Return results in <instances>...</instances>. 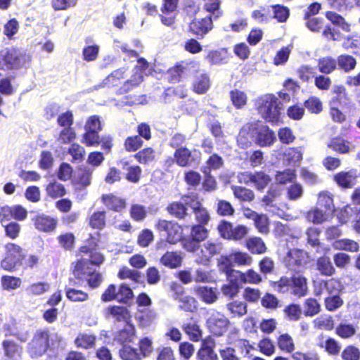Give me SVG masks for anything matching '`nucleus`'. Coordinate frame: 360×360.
Here are the masks:
<instances>
[{
    "mask_svg": "<svg viewBox=\"0 0 360 360\" xmlns=\"http://www.w3.org/2000/svg\"><path fill=\"white\" fill-rule=\"evenodd\" d=\"M257 105L259 114L266 122L277 123L279 121L283 103L276 95L262 96L257 99Z\"/></svg>",
    "mask_w": 360,
    "mask_h": 360,
    "instance_id": "nucleus-1",
    "label": "nucleus"
},
{
    "mask_svg": "<svg viewBox=\"0 0 360 360\" xmlns=\"http://www.w3.org/2000/svg\"><path fill=\"white\" fill-rule=\"evenodd\" d=\"M30 60V56L18 49L0 51V70H18L26 66Z\"/></svg>",
    "mask_w": 360,
    "mask_h": 360,
    "instance_id": "nucleus-2",
    "label": "nucleus"
},
{
    "mask_svg": "<svg viewBox=\"0 0 360 360\" xmlns=\"http://www.w3.org/2000/svg\"><path fill=\"white\" fill-rule=\"evenodd\" d=\"M6 255L1 261V267L6 271L13 272L22 265L25 255L22 248L14 243H8L5 246Z\"/></svg>",
    "mask_w": 360,
    "mask_h": 360,
    "instance_id": "nucleus-3",
    "label": "nucleus"
},
{
    "mask_svg": "<svg viewBox=\"0 0 360 360\" xmlns=\"http://www.w3.org/2000/svg\"><path fill=\"white\" fill-rule=\"evenodd\" d=\"M49 335L47 330H37L28 345V352L32 358L44 355L47 351Z\"/></svg>",
    "mask_w": 360,
    "mask_h": 360,
    "instance_id": "nucleus-4",
    "label": "nucleus"
},
{
    "mask_svg": "<svg viewBox=\"0 0 360 360\" xmlns=\"http://www.w3.org/2000/svg\"><path fill=\"white\" fill-rule=\"evenodd\" d=\"M218 231L220 236L228 240H240L248 233V229L243 225H233L226 221H221L218 225Z\"/></svg>",
    "mask_w": 360,
    "mask_h": 360,
    "instance_id": "nucleus-5",
    "label": "nucleus"
},
{
    "mask_svg": "<svg viewBox=\"0 0 360 360\" xmlns=\"http://www.w3.org/2000/svg\"><path fill=\"white\" fill-rule=\"evenodd\" d=\"M182 201L193 210L195 219L199 224L205 225L209 222L210 219V214L198 200V196L196 193L183 196Z\"/></svg>",
    "mask_w": 360,
    "mask_h": 360,
    "instance_id": "nucleus-6",
    "label": "nucleus"
},
{
    "mask_svg": "<svg viewBox=\"0 0 360 360\" xmlns=\"http://www.w3.org/2000/svg\"><path fill=\"white\" fill-rule=\"evenodd\" d=\"M155 226L158 231L167 233L166 240L170 244H176L182 238V228L176 223L159 219Z\"/></svg>",
    "mask_w": 360,
    "mask_h": 360,
    "instance_id": "nucleus-7",
    "label": "nucleus"
},
{
    "mask_svg": "<svg viewBox=\"0 0 360 360\" xmlns=\"http://www.w3.org/2000/svg\"><path fill=\"white\" fill-rule=\"evenodd\" d=\"M150 71L148 63L143 58H139L133 75L122 86L123 91H128L134 86H138L143 82L144 75H148Z\"/></svg>",
    "mask_w": 360,
    "mask_h": 360,
    "instance_id": "nucleus-8",
    "label": "nucleus"
},
{
    "mask_svg": "<svg viewBox=\"0 0 360 360\" xmlns=\"http://www.w3.org/2000/svg\"><path fill=\"white\" fill-rule=\"evenodd\" d=\"M86 264L84 259L79 260L73 271L74 275L79 279H86L90 287L96 288L101 284L102 276L98 272L89 271L85 267Z\"/></svg>",
    "mask_w": 360,
    "mask_h": 360,
    "instance_id": "nucleus-9",
    "label": "nucleus"
},
{
    "mask_svg": "<svg viewBox=\"0 0 360 360\" xmlns=\"http://www.w3.org/2000/svg\"><path fill=\"white\" fill-rule=\"evenodd\" d=\"M221 248L220 243L210 240H207L200 245V249L197 253V258L195 259V263L207 265L212 257L220 253Z\"/></svg>",
    "mask_w": 360,
    "mask_h": 360,
    "instance_id": "nucleus-10",
    "label": "nucleus"
},
{
    "mask_svg": "<svg viewBox=\"0 0 360 360\" xmlns=\"http://www.w3.org/2000/svg\"><path fill=\"white\" fill-rule=\"evenodd\" d=\"M254 124L255 141L261 147L271 146L276 141L275 133L268 127L258 123Z\"/></svg>",
    "mask_w": 360,
    "mask_h": 360,
    "instance_id": "nucleus-11",
    "label": "nucleus"
},
{
    "mask_svg": "<svg viewBox=\"0 0 360 360\" xmlns=\"http://www.w3.org/2000/svg\"><path fill=\"white\" fill-rule=\"evenodd\" d=\"M307 261V252L299 249L290 250L285 257V262L288 268L294 271H297L299 268L305 266Z\"/></svg>",
    "mask_w": 360,
    "mask_h": 360,
    "instance_id": "nucleus-12",
    "label": "nucleus"
},
{
    "mask_svg": "<svg viewBox=\"0 0 360 360\" xmlns=\"http://www.w3.org/2000/svg\"><path fill=\"white\" fill-rule=\"evenodd\" d=\"M229 321L222 314L213 313L207 319V324L210 331L215 335H221L227 330Z\"/></svg>",
    "mask_w": 360,
    "mask_h": 360,
    "instance_id": "nucleus-13",
    "label": "nucleus"
},
{
    "mask_svg": "<svg viewBox=\"0 0 360 360\" xmlns=\"http://www.w3.org/2000/svg\"><path fill=\"white\" fill-rule=\"evenodd\" d=\"M212 28V17L211 15L202 19H195L190 25L193 34L202 37Z\"/></svg>",
    "mask_w": 360,
    "mask_h": 360,
    "instance_id": "nucleus-14",
    "label": "nucleus"
},
{
    "mask_svg": "<svg viewBox=\"0 0 360 360\" xmlns=\"http://www.w3.org/2000/svg\"><path fill=\"white\" fill-rule=\"evenodd\" d=\"M307 279L300 274L291 277V294L297 297H302L307 294Z\"/></svg>",
    "mask_w": 360,
    "mask_h": 360,
    "instance_id": "nucleus-15",
    "label": "nucleus"
},
{
    "mask_svg": "<svg viewBox=\"0 0 360 360\" xmlns=\"http://www.w3.org/2000/svg\"><path fill=\"white\" fill-rule=\"evenodd\" d=\"M254 138V124L252 123H248L241 128L238 134L237 138L238 145L241 148H247L251 146Z\"/></svg>",
    "mask_w": 360,
    "mask_h": 360,
    "instance_id": "nucleus-16",
    "label": "nucleus"
},
{
    "mask_svg": "<svg viewBox=\"0 0 360 360\" xmlns=\"http://www.w3.org/2000/svg\"><path fill=\"white\" fill-rule=\"evenodd\" d=\"M214 343L212 339H206L202 342V345L197 352L199 360H218V356L214 351Z\"/></svg>",
    "mask_w": 360,
    "mask_h": 360,
    "instance_id": "nucleus-17",
    "label": "nucleus"
},
{
    "mask_svg": "<svg viewBox=\"0 0 360 360\" xmlns=\"http://www.w3.org/2000/svg\"><path fill=\"white\" fill-rule=\"evenodd\" d=\"M34 221L36 229L44 232L54 231L58 224L56 219L45 214L37 215Z\"/></svg>",
    "mask_w": 360,
    "mask_h": 360,
    "instance_id": "nucleus-18",
    "label": "nucleus"
},
{
    "mask_svg": "<svg viewBox=\"0 0 360 360\" xmlns=\"http://www.w3.org/2000/svg\"><path fill=\"white\" fill-rule=\"evenodd\" d=\"M231 277L235 280L238 279L240 284H259L262 281V276L253 269H248L246 272L233 271Z\"/></svg>",
    "mask_w": 360,
    "mask_h": 360,
    "instance_id": "nucleus-19",
    "label": "nucleus"
},
{
    "mask_svg": "<svg viewBox=\"0 0 360 360\" xmlns=\"http://www.w3.org/2000/svg\"><path fill=\"white\" fill-rule=\"evenodd\" d=\"M211 81L205 72H198L193 80V89L198 94H205L210 89Z\"/></svg>",
    "mask_w": 360,
    "mask_h": 360,
    "instance_id": "nucleus-20",
    "label": "nucleus"
},
{
    "mask_svg": "<svg viewBox=\"0 0 360 360\" xmlns=\"http://www.w3.org/2000/svg\"><path fill=\"white\" fill-rule=\"evenodd\" d=\"M183 257L181 252H166L160 258V262L169 269H176L181 266Z\"/></svg>",
    "mask_w": 360,
    "mask_h": 360,
    "instance_id": "nucleus-21",
    "label": "nucleus"
},
{
    "mask_svg": "<svg viewBox=\"0 0 360 360\" xmlns=\"http://www.w3.org/2000/svg\"><path fill=\"white\" fill-rule=\"evenodd\" d=\"M356 176V172L354 169L348 172L342 171L334 176V180L338 186L347 188L354 185Z\"/></svg>",
    "mask_w": 360,
    "mask_h": 360,
    "instance_id": "nucleus-22",
    "label": "nucleus"
},
{
    "mask_svg": "<svg viewBox=\"0 0 360 360\" xmlns=\"http://www.w3.org/2000/svg\"><path fill=\"white\" fill-rule=\"evenodd\" d=\"M108 316H112L118 322H124L126 324L130 323L131 315L128 309L124 307L112 306L106 309Z\"/></svg>",
    "mask_w": 360,
    "mask_h": 360,
    "instance_id": "nucleus-23",
    "label": "nucleus"
},
{
    "mask_svg": "<svg viewBox=\"0 0 360 360\" xmlns=\"http://www.w3.org/2000/svg\"><path fill=\"white\" fill-rule=\"evenodd\" d=\"M126 70L124 68H120L113 71L95 89L102 87H111L118 86L121 83V79L124 77Z\"/></svg>",
    "mask_w": 360,
    "mask_h": 360,
    "instance_id": "nucleus-24",
    "label": "nucleus"
},
{
    "mask_svg": "<svg viewBox=\"0 0 360 360\" xmlns=\"http://www.w3.org/2000/svg\"><path fill=\"white\" fill-rule=\"evenodd\" d=\"M174 298L179 302V308L185 311L193 312L197 309V301L190 295L176 291Z\"/></svg>",
    "mask_w": 360,
    "mask_h": 360,
    "instance_id": "nucleus-25",
    "label": "nucleus"
},
{
    "mask_svg": "<svg viewBox=\"0 0 360 360\" xmlns=\"http://www.w3.org/2000/svg\"><path fill=\"white\" fill-rule=\"evenodd\" d=\"M196 295L207 304H212L217 300L215 289L207 286H198L194 288Z\"/></svg>",
    "mask_w": 360,
    "mask_h": 360,
    "instance_id": "nucleus-26",
    "label": "nucleus"
},
{
    "mask_svg": "<svg viewBox=\"0 0 360 360\" xmlns=\"http://www.w3.org/2000/svg\"><path fill=\"white\" fill-rule=\"evenodd\" d=\"M2 347L6 357L11 360H20L22 349L15 342L9 340H4Z\"/></svg>",
    "mask_w": 360,
    "mask_h": 360,
    "instance_id": "nucleus-27",
    "label": "nucleus"
},
{
    "mask_svg": "<svg viewBox=\"0 0 360 360\" xmlns=\"http://www.w3.org/2000/svg\"><path fill=\"white\" fill-rule=\"evenodd\" d=\"M333 96L330 101V105L346 106L349 103V98L345 86L335 85L332 89Z\"/></svg>",
    "mask_w": 360,
    "mask_h": 360,
    "instance_id": "nucleus-28",
    "label": "nucleus"
},
{
    "mask_svg": "<svg viewBox=\"0 0 360 360\" xmlns=\"http://www.w3.org/2000/svg\"><path fill=\"white\" fill-rule=\"evenodd\" d=\"M302 159V151L299 148H288L283 153V161L289 166L295 167Z\"/></svg>",
    "mask_w": 360,
    "mask_h": 360,
    "instance_id": "nucleus-29",
    "label": "nucleus"
},
{
    "mask_svg": "<svg viewBox=\"0 0 360 360\" xmlns=\"http://www.w3.org/2000/svg\"><path fill=\"white\" fill-rule=\"evenodd\" d=\"M337 60L331 56L321 57L318 60L317 68L320 72L329 75L337 68Z\"/></svg>",
    "mask_w": 360,
    "mask_h": 360,
    "instance_id": "nucleus-30",
    "label": "nucleus"
},
{
    "mask_svg": "<svg viewBox=\"0 0 360 360\" xmlns=\"http://www.w3.org/2000/svg\"><path fill=\"white\" fill-rule=\"evenodd\" d=\"M332 246L337 250H345L352 252H356L359 250V245L355 240L343 238L335 240Z\"/></svg>",
    "mask_w": 360,
    "mask_h": 360,
    "instance_id": "nucleus-31",
    "label": "nucleus"
},
{
    "mask_svg": "<svg viewBox=\"0 0 360 360\" xmlns=\"http://www.w3.org/2000/svg\"><path fill=\"white\" fill-rule=\"evenodd\" d=\"M232 272L229 275L228 283L221 287V292L229 298H233L236 296L239 292L240 283L238 279L231 278Z\"/></svg>",
    "mask_w": 360,
    "mask_h": 360,
    "instance_id": "nucleus-32",
    "label": "nucleus"
},
{
    "mask_svg": "<svg viewBox=\"0 0 360 360\" xmlns=\"http://www.w3.org/2000/svg\"><path fill=\"white\" fill-rule=\"evenodd\" d=\"M102 201L108 209L116 212H120L125 207V202L112 194L103 195Z\"/></svg>",
    "mask_w": 360,
    "mask_h": 360,
    "instance_id": "nucleus-33",
    "label": "nucleus"
},
{
    "mask_svg": "<svg viewBox=\"0 0 360 360\" xmlns=\"http://www.w3.org/2000/svg\"><path fill=\"white\" fill-rule=\"evenodd\" d=\"M329 214L328 211L316 207L307 212L306 219L308 221L313 224H322L326 221Z\"/></svg>",
    "mask_w": 360,
    "mask_h": 360,
    "instance_id": "nucleus-34",
    "label": "nucleus"
},
{
    "mask_svg": "<svg viewBox=\"0 0 360 360\" xmlns=\"http://www.w3.org/2000/svg\"><path fill=\"white\" fill-rule=\"evenodd\" d=\"M0 283L3 290L12 291L21 286L22 280L19 277L4 275L1 277Z\"/></svg>",
    "mask_w": 360,
    "mask_h": 360,
    "instance_id": "nucleus-35",
    "label": "nucleus"
},
{
    "mask_svg": "<svg viewBox=\"0 0 360 360\" xmlns=\"http://www.w3.org/2000/svg\"><path fill=\"white\" fill-rule=\"evenodd\" d=\"M316 269L321 275L326 276H330L333 275L335 271L330 258L326 256L321 257L317 259Z\"/></svg>",
    "mask_w": 360,
    "mask_h": 360,
    "instance_id": "nucleus-36",
    "label": "nucleus"
},
{
    "mask_svg": "<svg viewBox=\"0 0 360 360\" xmlns=\"http://www.w3.org/2000/svg\"><path fill=\"white\" fill-rule=\"evenodd\" d=\"M134 338L135 328L131 323L125 324L116 338L117 340L122 345L132 342Z\"/></svg>",
    "mask_w": 360,
    "mask_h": 360,
    "instance_id": "nucleus-37",
    "label": "nucleus"
},
{
    "mask_svg": "<svg viewBox=\"0 0 360 360\" xmlns=\"http://www.w3.org/2000/svg\"><path fill=\"white\" fill-rule=\"evenodd\" d=\"M230 99L232 104L237 109L243 108L247 103L248 96L245 92L234 89L229 93Z\"/></svg>",
    "mask_w": 360,
    "mask_h": 360,
    "instance_id": "nucleus-38",
    "label": "nucleus"
},
{
    "mask_svg": "<svg viewBox=\"0 0 360 360\" xmlns=\"http://www.w3.org/2000/svg\"><path fill=\"white\" fill-rule=\"evenodd\" d=\"M337 64L338 67L345 72L354 70L356 65V60L352 56L342 54L338 57Z\"/></svg>",
    "mask_w": 360,
    "mask_h": 360,
    "instance_id": "nucleus-39",
    "label": "nucleus"
},
{
    "mask_svg": "<svg viewBox=\"0 0 360 360\" xmlns=\"http://www.w3.org/2000/svg\"><path fill=\"white\" fill-rule=\"evenodd\" d=\"M277 345L278 348L285 353H292L295 350L293 339L288 333L282 334L278 336Z\"/></svg>",
    "mask_w": 360,
    "mask_h": 360,
    "instance_id": "nucleus-40",
    "label": "nucleus"
},
{
    "mask_svg": "<svg viewBox=\"0 0 360 360\" xmlns=\"http://www.w3.org/2000/svg\"><path fill=\"white\" fill-rule=\"evenodd\" d=\"M316 205L319 208H324L328 213H331L334 210L333 200L330 194L326 191L319 193Z\"/></svg>",
    "mask_w": 360,
    "mask_h": 360,
    "instance_id": "nucleus-41",
    "label": "nucleus"
},
{
    "mask_svg": "<svg viewBox=\"0 0 360 360\" xmlns=\"http://www.w3.org/2000/svg\"><path fill=\"white\" fill-rule=\"evenodd\" d=\"M174 157L176 163L181 167H185L191 163L193 158L191 151L186 148H179L175 152Z\"/></svg>",
    "mask_w": 360,
    "mask_h": 360,
    "instance_id": "nucleus-42",
    "label": "nucleus"
},
{
    "mask_svg": "<svg viewBox=\"0 0 360 360\" xmlns=\"http://www.w3.org/2000/svg\"><path fill=\"white\" fill-rule=\"evenodd\" d=\"M227 257L229 262L238 266L249 265L252 262L251 257L245 252H234L227 255Z\"/></svg>",
    "mask_w": 360,
    "mask_h": 360,
    "instance_id": "nucleus-43",
    "label": "nucleus"
},
{
    "mask_svg": "<svg viewBox=\"0 0 360 360\" xmlns=\"http://www.w3.org/2000/svg\"><path fill=\"white\" fill-rule=\"evenodd\" d=\"M342 214H345L349 218H354L356 221L354 229L360 233V207L347 205L342 211Z\"/></svg>",
    "mask_w": 360,
    "mask_h": 360,
    "instance_id": "nucleus-44",
    "label": "nucleus"
},
{
    "mask_svg": "<svg viewBox=\"0 0 360 360\" xmlns=\"http://www.w3.org/2000/svg\"><path fill=\"white\" fill-rule=\"evenodd\" d=\"M89 225L93 229L102 230L105 226V212H94L89 217Z\"/></svg>",
    "mask_w": 360,
    "mask_h": 360,
    "instance_id": "nucleus-45",
    "label": "nucleus"
},
{
    "mask_svg": "<svg viewBox=\"0 0 360 360\" xmlns=\"http://www.w3.org/2000/svg\"><path fill=\"white\" fill-rule=\"evenodd\" d=\"M248 249L254 254H262L266 251L263 240L258 237L250 238L246 243Z\"/></svg>",
    "mask_w": 360,
    "mask_h": 360,
    "instance_id": "nucleus-46",
    "label": "nucleus"
},
{
    "mask_svg": "<svg viewBox=\"0 0 360 360\" xmlns=\"http://www.w3.org/2000/svg\"><path fill=\"white\" fill-rule=\"evenodd\" d=\"M205 59L211 65H219L226 59V51L225 49L210 51Z\"/></svg>",
    "mask_w": 360,
    "mask_h": 360,
    "instance_id": "nucleus-47",
    "label": "nucleus"
},
{
    "mask_svg": "<svg viewBox=\"0 0 360 360\" xmlns=\"http://www.w3.org/2000/svg\"><path fill=\"white\" fill-rule=\"evenodd\" d=\"M326 16L328 20L333 24L340 27L342 30L345 32L350 31V24L340 15L332 11H328L326 13Z\"/></svg>",
    "mask_w": 360,
    "mask_h": 360,
    "instance_id": "nucleus-48",
    "label": "nucleus"
},
{
    "mask_svg": "<svg viewBox=\"0 0 360 360\" xmlns=\"http://www.w3.org/2000/svg\"><path fill=\"white\" fill-rule=\"evenodd\" d=\"M51 285L47 282H37L30 285L27 291L32 296H39L49 291Z\"/></svg>",
    "mask_w": 360,
    "mask_h": 360,
    "instance_id": "nucleus-49",
    "label": "nucleus"
},
{
    "mask_svg": "<svg viewBox=\"0 0 360 360\" xmlns=\"http://www.w3.org/2000/svg\"><path fill=\"white\" fill-rule=\"evenodd\" d=\"M183 328L191 340L196 342L201 338L202 331L195 322L190 321L184 323Z\"/></svg>",
    "mask_w": 360,
    "mask_h": 360,
    "instance_id": "nucleus-50",
    "label": "nucleus"
},
{
    "mask_svg": "<svg viewBox=\"0 0 360 360\" xmlns=\"http://www.w3.org/2000/svg\"><path fill=\"white\" fill-rule=\"evenodd\" d=\"M314 327L319 330H330L333 328V321L330 316L321 315L313 321Z\"/></svg>",
    "mask_w": 360,
    "mask_h": 360,
    "instance_id": "nucleus-51",
    "label": "nucleus"
},
{
    "mask_svg": "<svg viewBox=\"0 0 360 360\" xmlns=\"http://www.w3.org/2000/svg\"><path fill=\"white\" fill-rule=\"evenodd\" d=\"M232 190L234 196L240 200L250 202L254 199L255 195L253 191L248 188L233 186Z\"/></svg>",
    "mask_w": 360,
    "mask_h": 360,
    "instance_id": "nucleus-52",
    "label": "nucleus"
},
{
    "mask_svg": "<svg viewBox=\"0 0 360 360\" xmlns=\"http://www.w3.org/2000/svg\"><path fill=\"white\" fill-rule=\"evenodd\" d=\"M304 314L306 316H314L319 313L321 307L316 300L308 298L304 303Z\"/></svg>",
    "mask_w": 360,
    "mask_h": 360,
    "instance_id": "nucleus-53",
    "label": "nucleus"
},
{
    "mask_svg": "<svg viewBox=\"0 0 360 360\" xmlns=\"http://www.w3.org/2000/svg\"><path fill=\"white\" fill-rule=\"evenodd\" d=\"M272 287L279 293H291V278L283 276L278 281L274 282Z\"/></svg>",
    "mask_w": 360,
    "mask_h": 360,
    "instance_id": "nucleus-54",
    "label": "nucleus"
},
{
    "mask_svg": "<svg viewBox=\"0 0 360 360\" xmlns=\"http://www.w3.org/2000/svg\"><path fill=\"white\" fill-rule=\"evenodd\" d=\"M227 309L234 317H240L247 313V305L241 301H234L228 304Z\"/></svg>",
    "mask_w": 360,
    "mask_h": 360,
    "instance_id": "nucleus-55",
    "label": "nucleus"
},
{
    "mask_svg": "<svg viewBox=\"0 0 360 360\" xmlns=\"http://www.w3.org/2000/svg\"><path fill=\"white\" fill-rule=\"evenodd\" d=\"M80 252L89 255V261L92 264L99 265L104 259L103 256L96 249L90 248L87 246H82L80 248Z\"/></svg>",
    "mask_w": 360,
    "mask_h": 360,
    "instance_id": "nucleus-56",
    "label": "nucleus"
},
{
    "mask_svg": "<svg viewBox=\"0 0 360 360\" xmlns=\"http://www.w3.org/2000/svg\"><path fill=\"white\" fill-rule=\"evenodd\" d=\"M328 146L340 153H346L349 151L350 143L342 138H334L330 141Z\"/></svg>",
    "mask_w": 360,
    "mask_h": 360,
    "instance_id": "nucleus-57",
    "label": "nucleus"
},
{
    "mask_svg": "<svg viewBox=\"0 0 360 360\" xmlns=\"http://www.w3.org/2000/svg\"><path fill=\"white\" fill-rule=\"evenodd\" d=\"M270 180V177L262 172L252 174V184L258 190H263L268 185Z\"/></svg>",
    "mask_w": 360,
    "mask_h": 360,
    "instance_id": "nucleus-58",
    "label": "nucleus"
},
{
    "mask_svg": "<svg viewBox=\"0 0 360 360\" xmlns=\"http://www.w3.org/2000/svg\"><path fill=\"white\" fill-rule=\"evenodd\" d=\"M96 337L93 335L79 334L75 339V345L82 348L88 349L95 345Z\"/></svg>",
    "mask_w": 360,
    "mask_h": 360,
    "instance_id": "nucleus-59",
    "label": "nucleus"
},
{
    "mask_svg": "<svg viewBox=\"0 0 360 360\" xmlns=\"http://www.w3.org/2000/svg\"><path fill=\"white\" fill-rule=\"evenodd\" d=\"M120 356L123 360H139L141 359L140 354L137 350L126 344L120 350Z\"/></svg>",
    "mask_w": 360,
    "mask_h": 360,
    "instance_id": "nucleus-60",
    "label": "nucleus"
},
{
    "mask_svg": "<svg viewBox=\"0 0 360 360\" xmlns=\"http://www.w3.org/2000/svg\"><path fill=\"white\" fill-rule=\"evenodd\" d=\"M65 294L67 298L72 302H84L89 298L86 292L70 288L66 289Z\"/></svg>",
    "mask_w": 360,
    "mask_h": 360,
    "instance_id": "nucleus-61",
    "label": "nucleus"
},
{
    "mask_svg": "<svg viewBox=\"0 0 360 360\" xmlns=\"http://www.w3.org/2000/svg\"><path fill=\"white\" fill-rule=\"evenodd\" d=\"M135 158L141 164H148L155 159V151L150 148H145L134 155Z\"/></svg>",
    "mask_w": 360,
    "mask_h": 360,
    "instance_id": "nucleus-62",
    "label": "nucleus"
},
{
    "mask_svg": "<svg viewBox=\"0 0 360 360\" xmlns=\"http://www.w3.org/2000/svg\"><path fill=\"white\" fill-rule=\"evenodd\" d=\"M100 47L96 44L87 45L82 50L83 58L87 62L95 60L99 53Z\"/></svg>",
    "mask_w": 360,
    "mask_h": 360,
    "instance_id": "nucleus-63",
    "label": "nucleus"
},
{
    "mask_svg": "<svg viewBox=\"0 0 360 360\" xmlns=\"http://www.w3.org/2000/svg\"><path fill=\"white\" fill-rule=\"evenodd\" d=\"M48 195L53 198H57L63 196L65 194L64 186L57 182L50 183L46 187Z\"/></svg>",
    "mask_w": 360,
    "mask_h": 360,
    "instance_id": "nucleus-64",
    "label": "nucleus"
}]
</instances>
